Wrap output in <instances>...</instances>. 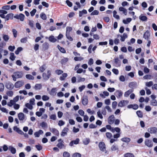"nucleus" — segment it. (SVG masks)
Instances as JSON below:
<instances>
[{
	"mask_svg": "<svg viewBox=\"0 0 157 157\" xmlns=\"http://www.w3.org/2000/svg\"><path fill=\"white\" fill-rule=\"evenodd\" d=\"M124 157H135V156L132 153H127L124 155Z\"/></svg>",
	"mask_w": 157,
	"mask_h": 157,
	"instance_id": "nucleus-43",
	"label": "nucleus"
},
{
	"mask_svg": "<svg viewBox=\"0 0 157 157\" xmlns=\"http://www.w3.org/2000/svg\"><path fill=\"white\" fill-rule=\"evenodd\" d=\"M90 142V140L89 138H86L83 140V143L85 145H87Z\"/></svg>",
	"mask_w": 157,
	"mask_h": 157,
	"instance_id": "nucleus-29",
	"label": "nucleus"
},
{
	"mask_svg": "<svg viewBox=\"0 0 157 157\" xmlns=\"http://www.w3.org/2000/svg\"><path fill=\"white\" fill-rule=\"evenodd\" d=\"M63 143V141H62V142L59 143L57 145V146L59 148L61 149L62 148L64 147Z\"/></svg>",
	"mask_w": 157,
	"mask_h": 157,
	"instance_id": "nucleus-33",
	"label": "nucleus"
},
{
	"mask_svg": "<svg viewBox=\"0 0 157 157\" xmlns=\"http://www.w3.org/2000/svg\"><path fill=\"white\" fill-rule=\"evenodd\" d=\"M136 83L133 82L130 83L129 84V86L131 88H133L135 86Z\"/></svg>",
	"mask_w": 157,
	"mask_h": 157,
	"instance_id": "nucleus-57",
	"label": "nucleus"
},
{
	"mask_svg": "<svg viewBox=\"0 0 157 157\" xmlns=\"http://www.w3.org/2000/svg\"><path fill=\"white\" fill-rule=\"evenodd\" d=\"M43 133V132L42 130H39L38 131L35 132L34 135L36 137H39Z\"/></svg>",
	"mask_w": 157,
	"mask_h": 157,
	"instance_id": "nucleus-21",
	"label": "nucleus"
},
{
	"mask_svg": "<svg viewBox=\"0 0 157 157\" xmlns=\"http://www.w3.org/2000/svg\"><path fill=\"white\" fill-rule=\"evenodd\" d=\"M42 75L44 79L47 80L50 78V73L49 75H47L46 73H44Z\"/></svg>",
	"mask_w": 157,
	"mask_h": 157,
	"instance_id": "nucleus-32",
	"label": "nucleus"
},
{
	"mask_svg": "<svg viewBox=\"0 0 157 157\" xmlns=\"http://www.w3.org/2000/svg\"><path fill=\"white\" fill-rule=\"evenodd\" d=\"M147 131L151 134L155 133L157 131V128L155 127H152L149 128Z\"/></svg>",
	"mask_w": 157,
	"mask_h": 157,
	"instance_id": "nucleus-13",
	"label": "nucleus"
},
{
	"mask_svg": "<svg viewBox=\"0 0 157 157\" xmlns=\"http://www.w3.org/2000/svg\"><path fill=\"white\" fill-rule=\"evenodd\" d=\"M150 33L149 31H147L144 33V37L145 39L147 40H150Z\"/></svg>",
	"mask_w": 157,
	"mask_h": 157,
	"instance_id": "nucleus-14",
	"label": "nucleus"
},
{
	"mask_svg": "<svg viewBox=\"0 0 157 157\" xmlns=\"http://www.w3.org/2000/svg\"><path fill=\"white\" fill-rule=\"evenodd\" d=\"M121 140L124 142L126 143H128L130 141V139L128 137H124L122 138L121 139Z\"/></svg>",
	"mask_w": 157,
	"mask_h": 157,
	"instance_id": "nucleus-31",
	"label": "nucleus"
},
{
	"mask_svg": "<svg viewBox=\"0 0 157 157\" xmlns=\"http://www.w3.org/2000/svg\"><path fill=\"white\" fill-rule=\"evenodd\" d=\"M24 84V81L20 80L16 82L14 84V86L16 88H19L23 86Z\"/></svg>",
	"mask_w": 157,
	"mask_h": 157,
	"instance_id": "nucleus-4",
	"label": "nucleus"
},
{
	"mask_svg": "<svg viewBox=\"0 0 157 157\" xmlns=\"http://www.w3.org/2000/svg\"><path fill=\"white\" fill-rule=\"evenodd\" d=\"M63 157H70V154L67 152L65 151L63 152Z\"/></svg>",
	"mask_w": 157,
	"mask_h": 157,
	"instance_id": "nucleus-54",
	"label": "nucleus"
},
{
	"mask_svg": "<svg viewBox=\"0 0 157 157\" xmlns=\"http://www.w3.org/2000/svg\"><path fill=\"white\" fill-rule=\"evenodd\" d=\"M9 150H10L13 154H15L16 151L15 149L11 146L9 147Z\"/></svg>",
	"mask_w": 157,
	"mask_h": 157,
	"instance_id": "nucleus-41",
	"label": "nucleus"
},
{
	"mask_svg": "<svg viewBox=\"0 0 157 157\" xmlns=\"http://www.w3.org/2000/svg\"><path fill=\"white\" fill-rule=\"evenodd\" d=\"M67 76V74L66 73H63L60 77L59 79L61 81H63L65 80Z\"/></svg>",
	"mask_w": 157,
	"mask_h": 157,
	"instance_id": "nucleus-22",
	"label": "nucleus"
},
{
	"mask_svg": "<svg viewBox=\"0 0 157 157\" xmlns=\"http://www.w3.org/2000/svg\"><path fill=\"white\" fill-rule=\"evenodd\" d=\"M35 99L34 98H32L30 99L29 103L33 105H34L35 104Z\"/></svg>",
	"mask_w": 157,
	"mask_h": 157,
	"instance_id": "nucleus-47",
	"label": "nucleus"
},
{
	"mask_svg": "<svg viewBox=\"0 0 157 157\" xmlns=\"http://www.w3.org/2000/svg\"><path fill=\"white\" fill-rule=\"evenodd\" d=\"M6 86L7 89L12 90L14 86L12 83L10 82H6Z\"/></svg>",
	"mask_w": 157,
	"mask_h": 157,
	"instance_id": "nucleus-10",
	"label": "nucleus"
},
{
	"mask_svg": "<svg viewBox=\"0 0 157 157\" xmlns=\"http://www.w3.org/2000/svg\"><path fill=\"white\" fill-rule=\"evenodd\" d=\"M13 130L18 133V134L21 135H23V132L21 129H20L19 128L17 127L16 126H15L13 127Z\"/></svg>",
	"mask_w": 157,
	"mask_h": 157,
	"instance_id": "nucleus-12",
	"label": "nucleus"
},
{
	"mask_svg": "<svg viewBox=\"0 0 157 157\" xmlns=\"http://www.w3.org/2000/svg\"><path fill=\"white\" fill-rule=\"evenodd\" d=\"M81 155L78 153H75L73 154L72 157H81Z\"/></svg>",
	"mask_w": 157,
	"mask_h": 157,
	"instance_id": "nucleus-63",
	"label": "nucleus"
},
{
	"mask_svg": "<svg viewBox=\"0 0 157 157\" xmlns=\"http://www.w3.org/2000/svg\"><path fill=\"white\" fill-rule=\"evenodd\" d=\"M10 59L12 61L14 60L16 57L15 56L14 54L13 53H10Z\"/></svg>",
	"mask_w": 157,
	"mask_h": 157,
	"instance_id": "nucleus-36",
	"label": "nucleus"
},
{
	"mask_svg": "<svg viewBox=\"0 0 157 157\" xmlns=\"http://www.w3.org/2000/svg\"><path fill=\"white\" fill-rule=\"evenodd\" d=\"M88 102V100L87 97H84L82 98V103L84 105L87 104Z\"/></svg>",
	"mask_w": 157,
	"mask_h": 157,
	"instance_id": "nucleus-16",
	"label": "nucleus"
},
{
	"mask_svg": "<svg viewBox=\"0 0 157 157\" xmlns=\"http://www.w3.org/2000/svg\"><path fill=\"white\" fill-rule=\"evenodd\" d=\"M139 19L142 21H147V18L143 14H141L139 17Z\"/></svg>",
	"mask_w": 157,
	"mask_h": 157,
	"instance_id": "nucleus-19",
	"label": "nucleus"
},
{
	"mask_svg": "<svg viewBox=\"0 0 157 157\" xmlns=\"http://www.w3.org/2000/svg\"><path fill=\"white\" fill-rule=\"evenodd\" d=\"M15 46H10L8 47V49L11 52H13V51L14 49L15 48Z\"/></svg>",
	"mask_w": 157,
	"mask_h": 157,
	"instance_id": "nucleus-64",
	"label": "nucleus"
},
{
	"mask_svg": "<svg viewBox=\"0 0 157 157\" xmlns=\"http://www.w3.org/2000/svg\"><path fill=\"white\" fill-rule=\"evenodd\" d=\"M46 69L45 65H44L40 68V70L41 72H43Z\"/></svg>",
	"mask_w": 157,
	"mask_h": 157,
	"instance_id": "nucleus-53",
	"label": "nucleus"
},
{
	"mask_svg": "<svg viewBox=\"0 0 157 157\" xmlns=\"http://www.w3.org/2000/svg\"><path fill=\"white\" fill-rule=\"evenodd\" d=\"M99 147L101 151L104 152L105 154H108V151L106 150L105 145L104 142H99Z\"/></svg>",
	"mask_w": 157,
	"mask_h": 157,
	"instance_id": "nucleus-2",
	"label": "nucleus"
},
{
	"mask_svg": "<svg viewBox=\"0 0 157 157\" xmlns=\"http://www.w3.org/2000/svg\"><path fill=\"white\" fill-rule=\"evenodd\" d=\"M122 92L120 90H117L114 93V94L117 98L121 97L123 95Z\"/></svg>",
	"mask_w": 157,
	"mask_h": 157,
	"instance_id": "nucleus-6",
	"label": "nucleus"
},
{
	"mask_svg": "<svg viewBox=\"0 0 157 157\" xmlns=\"http://www.w3.org/2000/svg\"><path fill=\"white\" fill-rule=\"evenodd\" d=\"M121 130L120 128L118 127L113 128L112 130V132H117L119 133L120 132Z\"/></svg>",
	"mask_w": 157,
	"mask_h": 157,
	"instance_id": "nucleus-46",
	"label": "nucleus"
},
{
	"mask_svg": "<svg viewBox=\"0 0 157 157\" xmlns=\"http://www.w3.org/2000/svg\"><path fill=\"white\" fill-rule=\"evenodd\" d=\"M72 30V28L71 27H67L66 34H70V32Z\"/></svg>",
	"mask_w": 157,
	"mask_h": 157,
	"instance_id": "nucleus-35",
	"label": "nucleus"
},
{
	"mask_svg": "<svg viewBox=\"0 0 157 157\" xmlns=\"http://www.w3.org/2000/svg\"><path fill=\"white\" fill-rule=\"evenodd\" d=\"M136 114L138 117H143V113L140 111H137L136 112Z\"/></svg>",
	"mask_w": 157,
	"mask_h": 157,
	"instance_id": "nucleus-50",
	"label": "nucleus"
},
{
	"mask_svg": "<svg viewBox=\"0 0 157 157\" xmlns=\"http://www.w3.org/2000/svg\"><path fill=\"white\" fill-rule=\"evenodd\" d=\"M145 144L146 145L149 147H151L153 146V144L152 141L148 139L145 140Z\"/></svg>",
	"mask_w": 157,
	"mask_h": 157,
	"instance_id": "nucleus-11",
	"label": "nucleus"
},
{
	"mask_svg": "<svg viewBox=\"0 0 157 157\" xmlns=\"http://www.w3.org/2000/svg\"><path fill=\"white\" fill-rule=\"evenodd\" d=\"M49 99V97L46 95H44L42 96V99L44 101L48 100Z\"/></svg>",
	"mask_w": 157,
	"mask_h": 157,
	"instance_id": "nucleus-48",
	"label": "nucleus"
},
{
	"mask_svg": "<svg viewBox=\"0 0 157 157\" xmlns=\"http://www.w3.org/2000/svg\"><path fill=\"white\" fill-rule=\"evenodd\" d=\"M97 114L98 117L100 118L101 119H102L103 118L101 113V112L100 110L97 112Z\"/></svg>",
	"mask_w": 157,
	"mask_h": 157,
	"instance_id": "nucleus-52",
	"label": "nucleus"
},
{
	"mask_svg": "<svg viewBox=\"0 0 157 157\" xmlns=\"http://www.w3.org/2000/svg\"><path fill=\"white\" fill-rule=\"evenodd\" d=\"M132 19L131 18H128L126 19L123 20V22L124 24H128L129 23L132 21Z\"/></svg>",
	"mask_w": 157,
	"mask_h": 157,
	"instance_id": "nucleus-25",
	"label": "nucleus"
},
{
	"mask_svg": "<svg viewBox=\"0 0 157 157\" xmlns=\"http://www.w3.org/2000/svg\"><path fill=\"white\" fill-rule=\"evenodd\" d=\"M128 101L124 100H122L119 102L118 104V106L119 107H122L125 106L128 104Z\"/></svg>",
	"mask_w": 157,
	"mask_h": 157,
	"instance_id": "nucleus-5",
	"label": "nucleus"
},
{
	"mask_svg": "<svg viewBox=\"0 0 157 157\" xmlns=\"http://www.w3.org/2000/svg\"><path fill=\"white\" fill-rule=\"evenodd\" d=\"M48 39L50 41L53 43L56 42L57 41V39L54 37V36H50L49 37Z\"/></svg>",
	"mask_w": 157,
	"mask_h": 157,
	"instance_id": "nucleus-28",
	"label": "nucleus"
},
{
	"mask_svg": "<svg viewBox=\"0 0 157 157\" xmlns=\"http://www.w3.org/2000/svg\"><path fill=\"white\" fill-rule=\"evenodd\" d=\"M115 118L114 116L112 115L110 116L108 119V123L110 124H113Z\"/></svg>",
	"mask_w": 157,
	"mask_h": 157,
	"instance_id": "nucleus-7",
	"label": "nucleus"
},
{
	"mask_svg": "<svg viewBox=\"0 0 157 157\" xmlns=\"http://www.w3.org/2000/svg\"><path fill=\"white\" fill-rule=\"evenodd\" d=\"M25 77L27 79L30 80H33L34 78V77L30 74L26 75L25 76Z\"/></svg>",
	"mask_w": 157,
	"mask_h": 157,
	"instance_id": "nucleus-34",
	"label": "nucleus"
},
{
	"mask_svg": "<svg viewBox=\"0 0 157 157\" xmlns=\"http://www.w3.org/2000/svg\"><path fill=\"white\" fill-rule=\"evenodd\" d=\"M79 141V139L77 138L75 140L72 141L69 144V145L71 146H72L74 144H78Z\"/></svg>",
	"mask_w": 157,
	"mask_h": 157,
	"instance_id": "nucleus-18",
	"label": "nucleus"
},
{
	"mask_svg": "<svg viewBox=\"0 0 157 157\" xmlns=\"http://www.w3.org/2000/svg\"><path fill=\"white\" fill-rule=\"evenodd\" d=\"M18 117L19 120L22 122L25 121L27 119L26 117L22 113H20L18 114Z\"/></svg>",
	"mask_w": 157,
	"mask_h": 157,
	"instance_id": "nucleus-3",
	"label": "nucleus"
},
{
	"mask_svg": "<svg viewBox=\"0 0 157 157\" xmlns=\"http://www.w3.org/2000/svg\"><path fill=\"white\" fill-rule=\"evenodd\" d=\"M74 60L75 61H81L83 60L84 58L82 57H75L74 58Z\"/></svg>",
	"mask_w": 157,
	"mask_h": 157,
	"instance_id": "nucleus-39",
	"label": "nucleus"
},
{
	"mask_svg": "<svg viewBox=\"0 0 157 157\" xmlns=\"http://www.w3.org/2000/svg\"><path fill=\"white\" fill-rule=\"evenodd\" d=\"M3 38L4 40L6 41H7L9 39L8 36L7 35H3Z\"/></svg>",
	"mask_w": 157,
	"mask_h": 157,
	"instance_id": "nucleus-60",
	"label": "nucleus"
},
{
	"mask_svg": "<svg viewBox=\"0 0 157 157\" xmlns=\"http://www.w3.org/2000/svg\"><path fill=\"white\" fill-rule=\"evenodd\" d=\"M2 9L5 10H8L10 9V5H6L2 7Z\"/></svg>",
	"mask_w": 157,
	"mask_h": 157,
	"instance_id": "nucleus-45",
	"label": "nucleus"
},
{
	"mask_svg": "<svg viewBox=\"0 0 157 157\" xmlns=\"http://www.w3.org/2000/svg\"><path fill=\"white\" fill-rule=\"evenodd\" d=\"M68 60V59L67 58H64L61 60V62L62 64H65L66 63Z\"/></svg>",
	"mask_w": 157,
	"mask_h": 157,
	"instance_id": "nucleus-56",
	"label": "nucleus"
},
{
	"mask_svg": "<svg viewBox=\"0 0 157 157\" xmlns=\"http://www.w3.org/2000/svg\"><path fill=\"white\" fill-rule=\"evenodd\" d=\"M6 94L7 96L12 97L13 95V92L12 91H8L6 92Z\"/></svg>",
	"mask_w": 157,
	"mask_h": 157,
	"instance_id": "nucleus-55",
	"label": "nucleus"
},
{
	"mask_svg": "<svg viewBox=\"0 0 157 157\" xmlns=\"http://www.w3.org/2000/svg\"><path fill=\"white\" fill-rule=\"evenodd\" d=\"M14 17L17 19H20V21H23L24 19L25 15L22 13H20L19 15H16Z\"/></svg>",
	"mask_w": 157,
	"mask_h": 157,
	"instance_id": "nucleus-8",
	"label": "nucleus"
},
{
	"mask_svg": "<svg viewBox=\"0 0 157 157\" xmlns=\"http://www.w3.org/2000/svg\"><path fill=\"white\" fill-rule=\"evenodd\" d=\"M153 83L152 81H149V82H147L145 83V85L146 86L148 87H150L152 85Z\"/></svg>",
	"mask_w": 157,
	"mask_h": 157,
	"instance_id": "nucleus-51",
	"label": "nucleus"
},
{
	"mask_svg": "<svg viewBox=\"0 0 157 157\" xmlns=\"http://www.w3.org/2000/svg\"><path fill=\"white\" fill-rule=\"evenodd\" d=\"M133 91V89H131L128 90L126 91L124 94V96L125 97H128L129 95L132 93Z\"/></svg>",
	"mask_w": 157,
	"mask_h": 157,
	"instance_id": "nucleus-15",
	"label": "nucleus"
},
{
	"mask_svg": "<svg viewBox=\"0 0 157 157\" xmlns=\"http://www.w3.org/2000/svg\"><path fill=\"white\" fill-rule=\"evenodd\" d=\"M151 105L153 106H157V101L155 100H152L151 101Z\"/></svg>",
	"mask_w": 157,
	"mask_h": 157,
	"instance_id": "nucleus-44",
	"label": "nucleus"
},
{
	"mask_svg": "<svg viewBox=\"0 0 157 157\" xmlns=\"http://www.w3.org/2000/svg\"><path fill=\"white\" fill-rule=\"evenodd\" d=\"M121 40L122 41H124L125 39L127 38L128 36L127 34L124 33L122 35H121Z\"/></svg>",
	"mask_w": 157,
	"mask_h": 157,
	"instance_id": "nucleus-23",
	"label": "nucleus"
},
{
	"mask_svg": "<svg viewBox=\"0 0 157 157\" xmlns=\"http://www.w3.org/2000/svg\"><path fill=\"white\" fill-rule=\"evenodd\" d=\"M87 13V11L86 10H83L82 11H79V16L80 17H81L82 16L83 14H86Z\"/></svg>",
	"mask_w": 157,
	"mask_h": 157,
	"instance_id": "nucleus-26",
	"label": "nucleus"
},
{
	"mask_svg": "<svg viewBox=\"0 0 157 157\" xmlns=\"http://www.w3.org/2000/svg\"><path fill=\"white\" fill-rule=\"evenodd\" d=\"M40 17L43 20H45L47 19V17L46 14L43 13H42L40 14Z\"/></svg>",
	"mask_w": 157,
	"mask_h": 157,
	"instance_id": "nucleus-38",
	"label": "nucleus"
},
{
	"mask_svg": "<svg viewBox=\"0 0 157 157\" xmlns=\"http://www.w3.org/2000/svg\"><path fill=\"white\" fill-rule=\"evenodd\" d=\"M99 13V11L97 10H94L92 12L90 15H97Z\"/></svg>",
	"mask_w": 157,
	"mask_h": 157,
	"instance_id": "nucleus-58",
	"label": "nucleus"
},
{
	"mask_svg": "<svg viewBox=\"0 0 157 157\" xmlns=\"http://www.w3.org/2000/svg\"><path fill=\"white\" fill-rule=\"evenodd\" d=\"M117 102L116 101H113L112 103V107L113 109H115L117 105Z\"/></svg>",
	"mask_w": 157,
	"mask_h": 157,
	"instance_id": "nucleus-62",
	"label": "nucleus"
},
{
	"mask_svg": "<svg viewBox=\"0 0 157 157\" xmlns=\"http://www.w3.org/2000/svg\"><path fill=\"white\" fill-rule=\"evenodd\" d=\"M25 106L30 110L32 109L33 108V105L29 104V103H26L25 104Z\"/></svg>",
	"mask_w": 157,
	"mask_h": 157,
	"instance_id": "nucleus-37",
	"label": "nucleus"
},
{
	"mask_svg": "<svg viewBox=\"0 0 157 157\" xmlns=\"http://www.w3.org/2000/svg\"><path fill=\"white\" fill-rule=\"evenodd\" d=\"M15 103L13 100H11L9 102L7 103V105L9 107H11L13 105H14Z\"/></svg>",
	"mask_w": 157,
	"mask_h": 157,
	"instance_id": "nucleus-40",
	"label": "nucleus"
},
{
	"mask_svg": "<svg viewBox=\"0 0 157 157\" xmlns=\"http://www.w3.org/2000/svg\"><path fill=\"white\" fill-rule=\"evenodd\" d=\"M42 88V85L41 84H36L33 87V88L35 90H40Z\"/></svg>",
	"mask_w": 157,
	"mask_h": 157,
	"instance_id": "nucleus-17",
	"label": "nucleus"
},
{
	"mask_svg": "<svg viewBox=\"0 0 157 157\" xmlns=\"http://www.w3.org/2000/svg\"><path fill=\"white\" fill-rule=\"evenodd\" d=\"M69 128H67L65 127L63 129L61 133V136H64L67 135V132L69 131Z\"/></svg>",
	"mask_w": 157,
	"mask_h": 157,
	"instance_id": "nucleus-9",
	"label": "nucleus"
},
{
	"mask_svg": "<svg viewBox=\"0 0 157 157\" xmlns=\"http://www.w3.org/2000/svg\"><path fill=\"white\" fill-rule=\"evenodd\" d=\"M117 13V12L116 10H114L113 12V17L116 19H119L120 17Z\"/></svg>",
	"mask_w": 157,
	"mask_h": 157,
	"instance_id": "nucleus-27",
	"label": "nucleus"
},
{
	"mask_svg": "<svg viewBox=\"0 0 157 157\" xmlns=\"http://www.w3.org/2000/svg\"><path fill=\"white\" fill-rule=\"evenodd\" d=\"M94 62L93 59L92 58H90L88 61V63L89 65L91 66L93 64Z\"/></svg>",
	"mask_w": 157,
	"mask_h": 157,
	"instance_id": "nucleus-59",
	"label": "nucleus"
},
{
	"mask_svg": "<svg viewBox=\"0 0 157 157\" xmlns=\"http://www.w3.org/2000/svg\"><path fill=\"white\" fill-rule=\"evenodd\" d=\"M23 50V48H22L21 47H19L15 51V52L16 54L18 55L19 52L21 51H22Z\"/></svg>",
	"mask_w": 157,
	"mask_h": 157,
	"instance_id": "nucleus-30",
	"label": "nucleus"
},
{
	"mask_svg": "<svg viewBox=\"0 0 157 157\" xmlns=\"http://www.w3.org/2000/svg\"><path fill=\"white\" fill-rule=\"evenodd\" d=\"M65 124V122L62 120L59 121L58 123V125L60 126H62Z\"/></svg>",
	"mask_w": 157,
	"mask_h": 157,
	"instance_id": "nucleus-61",
	"label": "nucleus"
},
{
	"mask_svg": "<svg viewBox=\"0 0 157 157\" xmlns=\"http://www.w3.org/2000/svg\"><path fill=\"white\" fill-rule=\"evenodd\" d=\"M119 10L120 11L122 12V13L125 15L127 14V10L123 7H120L119 8Z\"/></svg>",
	"mask_w": 157,
	"mask_h": 157,
	"instance_id": "nucleus-20",
	"label": "nucleus"
},
{
	"mask_svg": "<svg viewBox=\"0 0 157 157\" xmlns=\"http://www.w3.org/2000/svg\"><path fill=\"white\" fill-rule=\"evenodd\" d=\"M111 151H115L118 150V147L117 145L115 144L113 145L110 148Z\"/></svg>",
	"mask_w": 157,
	"mask_h": 157,
	"instance_id": "nucleus-24",
	"label": "nucleus"
},
{
	"mask_svg": "<svg viewBox=\"0 0 157 157\" xmlns=\"http://www.w3.org/2000/svg\"><path fill=\"white\" fill-rule=\"evenodd\" d=\"M106 136L109 139H111L113 136L112 134L109 132H107L106 133Z\"/></svg>",
	"mask_w": 157,
	"mask_h": 157,
	"instance_id": "nucleus-49",
	"label": "nucleus"
},
{
	"mask_svg": "<svg viewBox=\"0 0 157 157\" xmlns=\"http://www.w3.org/2000/svg\"><path fill=\"white\" fill-rule=\"evenodd\" d=\"M23 75V73L22 71H18L14 72L12 75L11 77L13 80L15 81L17 78H22Z\"/></svg>",
	"mask_w": 157,
	"mask_h": 157,
	"instance_id": "nucleus-1",
	"label": "nucleus"
},
{
	"mask_svg": "<svg viewBox=\"0 0 157 157\" xmlns=\"http://www.w3.org/2000/svg\"><path fill=\"white\" fill-rule=\"evenodd\" d=\"M57 47L58 49L61 52L64 53H66V51L63 48L61 47L59 45H58Z\"/></svg>",
	"mask_w": 157,
	"mask_h": 157,
	"instance_id": "nucleus-42",
	"label": "nucleus"
}]
</instances>
